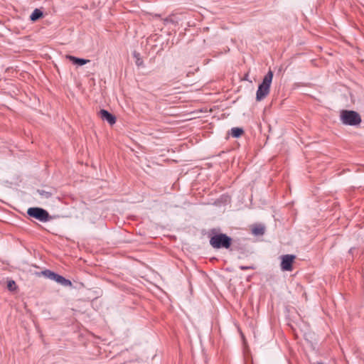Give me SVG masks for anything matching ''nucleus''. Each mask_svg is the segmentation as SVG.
Here are the masks:
<instances>
[{"instance_id":"nucleus-14","label":"nucleus","mask_w":364,"mask_h":364,"mask_svg":"<svg viewBox=\"0 0 364 364\" xmlns=\"http://www.w3.org/2000/svg\"><path fill=\"white\" fill-rule=\"evenodd\" d=\"M7 288L9 291H14L16 290L17 285L14 280L11 279L7 282Z\"/></svg>"},{"instance_id":"nucleus-11","label":"nucleus","mask_w":364,"mask_h":364,"mask_svg":"<svg viewBox=\"0 0 364 364\" xmlns=\"http://www.w3.org/2000/svg\"><path fill=\"white\" fill-rule=\"evenodd\" d=\"M133 56L134 58H135V63H136V65L137 67H141V66H144V61L143 60L141 59V55H140V53L136 52V51H134L133 53Z\"/></svg>"},{"instance_id":"nucleus-6","label":"nucleus","mask_w":364,"mask_h":364,"mask_svg":"<svg viewBox=\"0 0 364 364\" xmlns=\"http://www.w3.org/2000/svg\"><path fill=\"white\" fill-rule=\"evenodd\" d=\"M296 256L294 255H284L281 256V269L282 271L291 272L293 269V263Z\"/></svg>"},{"instance_id":"nucleus-5","label":"nucleus","mask_w":364,"mask_h":364,"mask_svg":"<svg viewBox=\"0 0 364 364\" xmlns=\"http://www.w3.org/2000/svg\"><path fill=\"white\" fill-rule=\"evenodd\" d=\"M27 214L31 218H33L41 222L45 223L50 219L48 212L38 207L29 208L27 210Z\"/></svg>"},{"instance_id":"nucleus-1","label":"nucleus","mask_w":364,"mask_h":364,"mask_svg":"<svg viewBox=\"0 0 364 364\" xmlns=\"http://www.w3.org/2000/svg\"><path fill=\"white\" fill-rule=\"evenodd\" d=\"M273 75V72L270 70L264 75L262 82L259 85L256 92L257 101H261L264 100L269 93Z\"/></svg>"},{"instance_id":"nucleus-7","label":"nucleus","mask_w":364,"mask_h":364,"mask_svg":"<svg viewBox=\"0 0 364 364\" xmlns=\"http://www.w3.org/2000/svg\"><path fill=\"white\" fill-rule=\"evenodd\" d=\"M99 114L103 121H107L110 125H113L116 123V117L109 111L102 109Z\"/></svg>"},{"instance_id":"nucleus-16","label":"nucleus","mask_w":364,"mask_h":364,"mask_svg":"<svg viewBox=\"0 0 364 364\" xmlns=\"http://www.w3.org/2000/svg\"><path fill=\"white\" fill-rule=\"evenodd\" d=\"M316 364H323V363L321 362H317Z\"/></svg>"},{"instance_id":"nucleus-2","label":"nucleus","mask_w":364,"mask_h":364,"mask_svg":"<svg viewBox=\"0 0 364 364\" xmlns=\"http://www.w3.org/2000/svg\"><path fill=\"white\" fill-rule=\"evenodd\" d=\"M232 239L225 233H218L210 239V245L214 249H229L232 245Z\"/></svg>"},{"instance_id":"nucleus-12","label":"nucleus","mask_w":364,"mask_h":364,"mask_svg":"<svg viewBox=\"0 0 364 364\" xmlns=\"http://www.w3.org/2000/svg\"><path fill=\"white\" fill-rule=\"evenodd\" d=\"M264 227L262 225H257L252 228V233L255 235H262L264 234Z\"/></svg>"},{"instance_id":"nucleus-4","label":"nucleus","mask_w":364,"mask_h":364,"mask_svg":"<svg viewBox=\"0 0 364 364\" xmlns=\"http://www.w3.org/2000/svg\"><path fill=\"white\" fill-rule=\"evenodd\" d=\"M38 276L43 275L46 278L53 280L63 287H71L72 282L70 280L65 279L64 277L50 270L45 269L41 272L37 273Z\"/></svg>"},{"instance_id":"nucleus-15","label":"nucleus","mask_w":364,"mask_h":364,"mask_svg":"<svg viewBox=\"0 0 364 364\" xmlns=\"http://www.w3.org/2000/svg\"><path fill=\"white\" fill-rule=\"evenodd\" d=\"M239 268L241 270L255 269V267H253V266H244V265H241V266L239 267Z\"/></svg>"},{"instance_id":"nucleus-8","label":"nucleus","mask_w":364,"mask_h":364,"mask_svg":"<svg viewBox=\"0 0 364 364\" xmlns=\"http://www.w3.org/2000/svg\"><path fill=\"white\" fill-rule=\"evenodd\" d=\"M67 58L69 59V60L70 62H72L74 65H80V66L84 65L86 63H87L88 62H90L89 60L77 58V57L73 56V55H67Z\"/></svg>"},{"instance_id":"nucleus-13","label":"nucleus","mask_w":364,"mask_h":364,"mask_svg":"<svg viewBox=\"0 0 364 364\" xmlns=\"http://www.w3.org/2000/svg\"><path fill=\"white\" fill-rule=\"evenodd\" d=\"M38 193L41 196L42 198L48 199L53 196V193L45 190H37Z\"/></svg>"},{"instance_id":"nucleus-9","label":"nucleus","mask_w":364,"mask_h":364,"mask_svg":"<svg viewBox=\"0 0 364 364\" xmlns=\"http://www.w3.org/2000/svg\"><path fill=\"white\" fill-rule=\"evenodd\" d=\"M244 133V130L240 127H233L230 129L229 134L234 138H239Z\"/></svg>"},{"instance_id":"nucleus-10","label":"nucleus","mask_w":364,"mask_h":364,"mask_svg":"<svg viewBox=\"0 0 364 364\" xmlns=\"http://www.w3.org/2000/svg\"><path fill=\"white\" fill-rule=\"evenodd\" d=\"M43 15V13L42 11H41L38 9H34V11L32 12V14L30 16V19L31 21H36L39 18H41Z\"/></svg>"},{"instance_id":"nucleus-3","label":"nucleus","mask_w":364,"mask_h":364,"mask_svg":"<svg viewBox=\"0 0 364 364\" xmlns=\"http://www.w3.org/2000/svg\"><path fill=\"white\" fill-rule=\"evenodd\" d=\"M340 117L341 121L346 125L356 126L361 122V117L355 111L342 110Z\"/></svg>"}]
</instances>
